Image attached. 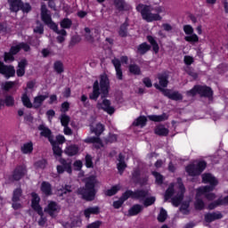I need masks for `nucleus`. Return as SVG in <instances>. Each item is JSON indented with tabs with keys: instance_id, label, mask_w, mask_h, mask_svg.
I'll return each instance as SVG.
<instances>
[{
	"instance_id": "f257e3e1",
	"label": "nucleus",
	"mask_w": 228,
	"mask_h": 228,
	"mask_svg": "<svg viewBox=\"0 0 228 228\" xmlns=\"http://www.w3.org/2000/svg\"><path fill=\"white\" fill-rule=\"evenodd\" d=\"M41 20L54 33L61 35L57 37V41L59 44H63L65 42V37H67V30L64 28L58 29V25L53 21V18L51 17V11L47 9V5L44 3L41 4Z\"/></svg>"
},
{
	"instance_id": "f03ea898",
	"label": "nucleus",
	"mask_w": 228,
	"mask_h": 228,
	"mask_svg": "<svg viewBox=\"0 0 228 228\" xmlns=\"http://www.w3.org/2000/svg\"><path fill=\"white\" fill-rule=\"evenodd\" d=\"M95 184H97V180L95 177H89L86 182V186L77 190V194L81 195L82 199L87 202L95 200V195L97 193V191L95 190Z\"/></svg>"
},
{
	"instance_id": "7ed1b4c3",
	"label": "nucleus",
	"mask_w": 228,
	"mask_h": 228,
	"mask_svg": "<svg viewBox=\"0 0 228 228\" xmlns=\"http://www.w3.org/2000/svg\"><path fill=\"white\" fill-rule=\"evenodd\" d=\"M136 10L140 12L142 20H146V22H154L163 19L161 15L152 13L154 8L151 5L140 4L136 6Z\"/></svg>"
},
{
	"instance_id": "20e7f679",
	"label": "nucleus",
	"mask_w": 228,
	"mask_h": 228,
	"mask_svg": "<svg viewBox=\"0 0 228 228\" xmlns=\"http://www.w3.org/2000/svg\"><path fill=\"white\" fill-rule=\"evenodd\" d=\"M207 167L206 161H199L190 164L185 167V170L189 175L194 177L195 175H200Z\"/></svg>"
},
{
	"instance_id": "39448f33",
	"label": "nucleus",
	"mask_w": 228,
	"mask_h": 228,
	"mask_svg": "<svg viewBox=\"0 0 228 228\" xmlns=\"http://www.w3.org/2000/svg\"><path fill=\"white\" fill-rule=\"evenodd\" d=\"M209 190H212V189L210 187H200L197 189L194 208L198 211H202V209L206 208V203H204V200L200 199V196L204 195L206 191Z\"/></svg>"
},
{
	"instance_id": "423d86ee",
	"label": "nucleus",
	"mask_w": 228,
	"mask_h": 228,
	"mask_svg": "<svg viewBox=\"0 0 228 228\" xmlns=\"http://www.w3.org/2000/svg\"><path fill=\"white\" fill-rule=\"evenodd\" d=\"M177 194L172 198V204L175 208L179 207L181 202H183V199H184V185L183 184V180L181 178H177Z\"/></svg>"
},
{
	"instance_id": "0eeeda50",
	"label": "nucleus",
	"mask_w": 228,
	"mask_h": 228,
	"mask_svg": "<svg viewBox=\"0 0 228 228\" xmlns=\"http://www.w3.org/2000/svg\"><path fill=\"white\" fill-rule=\"evenodd\" d=\"M202 183H204L205 184H210L201 186V188H211L212 190L206 191V193H209V191H213V190H215V187L217 186L218 180H216V178L211 174H203Z\"/></svg>"
},
{
	"instance_id": "6e6552de",
	"label": "nucleus",
	"mask_w": 228,
	"mask_h": 228,
	"mask_svg": "<svg viewBox=\"0 0 228 228\" xmlns=\"http://www.w3.org/2000/svg\"><path fill=\"white\" fill-rule=\"evenodd\" d=\"M100 86L102 92V99H104V97H107L108 94L110 93V79L108 78V76H101Z\"/></svg>"
},
{
	"instance_id": "1a4fd4ad",
	"label": "nucleus",
	"mask_w": 228,
	"mask_h": 228,
	"mask_svg": "<svg viewBox=\"0 0 228 228\" xmlns=\"http://www.w3.org/2000/svg\"><path fill=\"white\" fill-rule=\"evenodd\" d=\"M126 194L128 195V199H137L138 200H145V199L149 197V191H145V190H138L135 191H126Z\"/></svg>"
},
{
	"instance_id": "9d476101",
	"label": "nucleus",
	"mask_w": 228,
	"mask_h": 228,
	"mask_svg": "<svg viewBox=\"0 0 228 228\" xmlns=\"http://www.w3.org/2000/svg\"><path fill=\"white\" fill-rule=\"evenodd\" d=\"M96 108L98 110H102L103 111H106L109 115H113L115 113V108L111 106V102L108 99H103L102 102H99L96 105Z\"/></svg>"
},
{
	"instance_id": "9b49d317",
	"label": "nucleus",
	"mask_w": 228,
	"mask_h": 228,
	"mask_svg": "<svg viewBox=\"0 0 228 228\" xmlns=\"http://www.w3.org/2000/svg\"><path fill=\"white\" fill-rule=\"evenodd\" d=\"M28 174L26 166H17L12 171V181H20Z\"/></svg>"
},
{
	"instance_id": "f8f14e48",
	"label": "nucleus",
	"mask_w": 228,
	"mask_h": 228,
	"mask_svg": "<svg viewBox=\"0 0 228 228\" xmlns=\"http://www.w3.org/2000/svg\"><path fill=\"white\" fill-rule=\"evenodd\" d=\"M112 3L118 12H129L133 10L131 4L126 2V0H113Z\"/></svg>"
},
{
	"instance_id": "ddd939ff",
	"label": "nucleus",
	"mask_w": 228,
	"mask_h": 228,
	"mask_svg": "<svg viewBox=\"0 0 228 228\" xmlns=\"http://www.w3.org/2000/svg\"><path fill=\"white\" fill-rule=\"evenodd\" d=\"M32 208L34 211H37L39 216H42L44 215V210L42 209V207H40V197H38V194L32 192Z\"/></svg>"
},
{
	"instance_id": "4468645a",
	"label": "nucleus",
	"mask_w": 228,
	"mask_h": 228,
	"mask_svg": "<svg viewBox=\"0 0 228 228\" xmlns=\"http://www.w3.org/2000/svg\"><path fill=\"white\" fill-rule=\"evenodd\" d=\"M0 74L5 76L7 79L9 77H13V76H15V68L12 66H6L4 63L0 61Z\"/></svg>"
},
{
	"instance_id": "2eb2a0df",
	"label": "nucleus",
	"mask_w": 228,
	"mask_h": 228,
	"mask_svg": "<svg viewBox=\"0 0 228 228\" xmlns=\"http://www.w3.org/2000/svg\"><path fill=\"white\" fill-rule=\"evenodd\" d=\"M61 208L60 206L57 205L56 202L52 201L48 204L47 208H45V213H48L52 218H54L59 213Z\"/></svg>"
},
{
	"instance_id": "dca6fc26",
	"label": "nucleus",
	"mask_w": 228,
	"mask_h": 228,
	"mask_svg": "<svg viewBox=\"0 0 228 228\" xmlns=\"http://www.w3.org/2000/svg\"><path fill=\"white\" fill-rule=\"evenodd\" d=\"M111 63H112V65H114L117 78L119 79V81H122L123 73H122V63L120 62V60L113 59L111 61Z\"/></svg>"
},
{
	"instance_id": "f3484780",
	"label": "nucleus",
	"mask_w": 228,
	"mask_h": 228,
	"mask_svg": "<svg viewBox=\"0 0 228 228\" xmlns=\"http://www.w3.org/2000/svg\"><path fill=\"white\" fill-rule=\"evenodd\" d=\"M39 131H41L40 134L45 138H48L50 143H54V139L53 138L51 129L47 128V126L44 125H40L38 126Z\"/></svg>"
},
{
	"instance_id": "a211bd4d",
	"label": "nucleus",
	"mask_w": 228,
	"mask_h": 228,
	"mask_svg": "<svg viewBox=\"0 0 228 228\" xmlns=\"http://www.w3.org/2000/svg\"><path fill=\"white\" fill-rule=\"evenodd\" d=\"M224 216L220 212L208 213L205 215V222L211 224V222H215V220H220Z\"/></svg>"
},
{
	"instance_id": "6ab92c4d",
	"label": "nucleus",
	"mask_w": 228,
	"mask_h": 228,
	"mask_svg": "<svg viewBox=\"0 0 228 228\" xmlns=\"http://www.w3.org/2000/svg\"><path fill=\"white\" fill-rule=\"evenodd\" d=\"M199 94L201 97H208L209 99L213 97V90L207 86H199Z\"/></svg>"
},
{
	"instance_id": "aec40b11",
	"label": "nucleus",
	"mask_w": 228,
	"mask_h": 228,
	"mask_svg": "<svg viewBox=\"0 0 228 228\" xmlns=\"http://www.w3.org/2000/svg\"><path fill=\"white\" fill-rule=\"evenodd\" d=\"M100 95H101V89L99 88V81L96 80L93 86V94H89V99H91V101H97Z\"/></svg>"
},
{
	"instance_id": "412c9836",
	"label": "nucleus",
	"mask_w": 228,
	"mask_h": 228,
	"mask_svg": "<svg viewBox=\"0 0 228 228\" xmlns=\"http://www.w3.org/2000/svg\"><path fill=\"white\" fill-rule=\"evenodd\" d=\"M28 65V61L26 59L21 60L18 64V69L16 74L18 77H22L26 74V66Z\"/></svg>"
},
{
	"instance_id": "4be33fe9",
	"label": "nucleus",
	"mask_w": 228,
	"mask_h": 228,
	"mask_svg": "<svg viewBox=\"0 0 228 228\" xmlns=\"http://www.w3.org/2000/svg\"><path fill=\"white\" fill-rule=\"evenodd\" d=\"M101 213V208L99 207H90L84 211L86 218L90 219V215H99Z\"/></svg>"
},
{
	"instance_id": "5701e85b",
	"label": "nucleus",
	"mask_w": 228,
	"mask_h": 228,
	"mask_svg": "<svg viewBox=\"0 0 228 228\" xmlns=\"http://www.w3.org/2000/svg\"><path fill=\"white\" fill-rule=\"evenodd\" d=\"M8 3L10 4L11 12H14L15 13H17V12L20 10L22 0H8Z\"/></svg>"
},
{
	"instance_id": "b1692460",
	"label": "nucleus",
	"mask_w": 228,
	"mask_h": 228,
	"mask_svg": "<svg viewBox=\"0 0 228 228\" xmlns=\"http://www.w3.org/2000/svg\"><path fill=\"white\" fill-rule=\"evenodd\" d=\"M149 120L152 122H165V120H168V116L167 113H163L162 115H151L148 116Z\"/></svg>"
},
{
	"instance_id": "393cba45",
	"label": "nucleus",
	"mask_w": 228,
	"mask_h": 228,
	"mask_svg": "<svg viewBox=\"0 0 228 228\" xmlns=\"http://www.w3.org/2000/svg\"><path fill=\"white\" fill-rule=\"evenodd\" d=\"M159 79V86H162V88H167L168 86V75L167 73L159 74L158 76Z\"/></svg>"
},
{
	"instance_id": "a878e982",
	"label": "nucleus",
	"mask_w": 228,
	"mask_h": 228,
	"mask_svg": "<svg viewBox=\"0 0 228 228\" xmlns=\"http://www.w3.org/2000/svg\"><path fill=\"white\" fill-rule=\"evenodd\" d=\"M126 158L124 157V155H122V153H120L118 155V172H120V174H122V172H124V170H126L127 165L126 164L125 161Z\"/></svg>"
},
{
	"instance_id": "bb28decb",
	"label": "nucleus",
	"mask_w": 228,
	"mask_h": 228,
	"mask_svg": "<svg viewBox=\"0 0 228 228\" xmlns=\"http://www.w3.org/2000/svg\"><path fill=\"white\" fill-rule=\"evenodd\" d=\"M127 199H129V196L127 194V191H126L125 193H123L118 200L113 202V208H115V209H119V208L122 207V204H124V202H126Z\"/></svg>"
},
{
	"instance_id": "cd10ccee",
	"label": "nucleus",
	"mask_w": 228,
	"mask_h": 228,
	"mask_svg": "<svg viewBox=\"0 0 228 228\" xmlns=\"http://www.w3.org/2000/svg\"><path fill=\"white\" fill-rule=\"evenodd\" d=\"M133 126L135 127H145L147 126V118L145 116H140L133 122Z\"/></svg>"
},
{
	"instance_id": "c85d7f7f",
	"label": "nucleus",
	"mask_w": 228,
	"mask_h": 228,
	"mask_svg": "<svg viewBox=\"0 0 228 228\" xmlns=\"http://www.w3.org/2000/svg\"><path fill=\"white\" fill-rule=\"evenodd\" d=\"M143 210V206L136 204L134 205L129 210H128V215L130 216H136L139 213H142Z\"/></svg>"
},
{
	"instance_id": "c756f323",
	"label": "nucleus",
	"mask_w": 228,
	"mask_h": 228,
	"mask_svg": "<svg viewBox=\"0 0 228 228\" xmlns=\"http://www.w3.org/2000/svg\"><path fill=\"white\" fill-rule=\"evenodd\" d=\"M60 163L68 174H72V162L65 159H60Z\"/></svg>"
},
{
	"instance_id": "7c9ffc66",
	"label": "nucleus",
	"mask_w": 228,
	"mask_h": 228,
	"mask_svg": "<svg viewBox=\"0 0 228 228\" xmlns=\"http://www.w3.org/2000/svg\"><path fill=\"white\" fill-rule=\"evenodd\" d=\"M168 133H170L168 128L163 125L158 126L155 128V134H158V136H167Z\"/></svg>"
},
{
	"instance_id": "2f4dec72",
	"label": "nucleus",
	"mask_w": 228,
	"mask_h": 228,
	"mask_svg": "<svg viewBox=\"0 0 228 228\" xmlns=\"http://www.w3.org/2000/svg\"><path fill=\"white\" fill-rule=\"evenodd\" d=\"M148 51H151V45H149L147 43H142L137 46L136 53L137 54L143 55Z\"/></svg>"
},
{
	"instance_id": "473e14b6",
	"label": "nucleus",
	"mask_w": 228,
	"mask_h": 228,
	"mask_svg": "<svg viewBox=\"0 0 228 228\" xmlns=\"http://www.w3.org/2000/svg\"><path fill=\"white\" fill-rule=\"evenodd\" d=\"M48 98H49L48 94L37 96L34 99V108H40V106L44 104V101H45V99H48Z\"/></svg>"
},
{
	"instance_id": "72a5a7b5",
	"label": "nucleus",
	"mask_w": 228,
	"mask_h": 228,
	"mask_svg": "<svg viewBox=\"0 0 228 228\" xmlns=\"http://www.w3.org/2000/svg\"><path fill=\"white\" fill-rule=\"evenodd\" d=\"M64 152L68 156H76L79 152V148L77 145H70L65 149Z\"/></svg>"
},
{
	"instance_id": "f704fd0d",
	"label": "nucleus",
	"mask_w": 228,
	"mask_h": 228,
	"mask_svg": "<svg viewBox=\"0 0 228 228\" xmlns=\"http://www.w3.org/2000/svg\"><path fill=\"white\" fill-rule=\"evenodd\" d=\"M148 42L152 45V49L156 54L159 53V45H158V42H156V39L152 36L147 37Z\"/></svg>"
},
{
	"instance_id": "c9c22d12",
	"label": "nucleus",
	"mask_w": 228,
	"mask_h": 228,
	"mask_svg": "<svg viewBox=\"0 0 228 228\" xmlns=\"http://www.w3.org/2000/svg\"><path fill=\"white\" fill-rule=\"evenodd\" d=\"M20 197H22V189L20 187L15 189L12 192V202H19L20 200Z\"/></svg>"
},
{
	"instance_id": "e433bc0d",
	"label": "nucleus",
	"mask_w": 228,
	"mask_h": 228,
	"mask_svg": "<svg viewBox=\"0 0 228 228\" xmlns=\"http://www.w3.org/2000/svg\"><path fill=\"white\" fill-rule=\"evenodd\" d=\"M130 74H134V76H140L142 74V69H140V66L136 64H131L128 67Z\"/></svg>"
},
{
	"instance_id": "4c0bfd02",
	"label": "nucleus",
	"mask_w": 228,
	"mask_h": 228,
	"mask_svg": "<svg viewBox=\"0 0 228 228\" xmlns=\"http://www.w3.org/2000/svg\"><path fill=\"white\" fill-rule=\"evenodd\" d=\"M21 152L23 154H31L33 152V142H27L21 147Z\"/></svg>"
},
{
	"instance_id": "58836bf2",
	"label": "nucleus",
	"mask_w": 228,
	"mask_h": 228,
	"mask_svg": "<svg viewBox=\"0 0 228 228\" xmlns=\"http://www.w3.org/2000/svg\"><path fill=\"white\" fill-rule=\"evenodd\" d=\"M89 142L94 143V147H95V149H102L103 147L102 141H101V138L99 137H92L89 139Z\"/></svg>"
},
{
	"instance_id": "ea45409f",
	"label": "nucleus",
	"mask_w": 228,
	"mask_h": 228,
	"mask_svg": "<svg viewBox=\"0 0 228 228\" xmlns=\"http://www.w3.org/2000/svg\"><path fill=\"white\" fill-rule=\"evenodd\" d=\"M154 86L157 90H159V92H162L163 95H165V97H167L168 99H170L171 95H172V91H170V89H165L163 87H161L159 84H154Z\"/></svg>"
},
{
	"instance_id": "a19ab883",
	"label": "nucleus",
	"mask_w": 228,
	"mask_h": 228,
	"mask_svg": "<svg viewBox=\"0 0 228 228\" xmlns=\"http://www.w3.org/2000/svg\"><path fill=\"white\" fill-rule=\"evenodd\" d=\"M21 102H23V106L26 108H33V103H31V100H29L28 94H23L21 96Z\"/></svg>"
},
{
	"instance_id": "79ce46f5",
	"label": "nucleus",
	"mask_w": 228,
	"mask_h": 228,
	"mask_svg": "<svg viewBox=\"0 0 228 228\" xmlns=\"http://www.w3.org/2000/svg\"><path fill=\"white\" fill-rule=\"evenodd\" d=\"M129 26V24H127V22L123 23L118 30V35L119 37H122L123 38L127 37V27Z\"/></svg>"
},
{
	"instance_id": "37998d69",
	"label": "nucleus",
	"mask_w": 228,
	"mask_h": 228,
	"mask_svg": "<svg viewBox=\"0 0 228 228\" xmlns=\"http://www.w3.org/2000/svg\"><path fill=\"white\" fill-rule=\"evenodd\" d=\"M41 191L45 195H51V183L43 182L41 184Z\"/></svg>"
},
{
	"instance_id": "c03bdc74",
	"label": "nucleus",
	"mask_w": 228,
	"mask_h": 228,
	"mask_svg": "<svg viewBox=\"0 0 228 228\" xmlns=\"http://www.w3.org/2000/svg\"><path fill=\"white\" fill-rule=\"evenodd\" d=\"M119 190L120 185H114L113 187H111V189L106 191L105 195H107V197H113V195H116V193L119 191Z\"/></svg>"
},
{
	"instance_id": "a18cd8bd",
	"label": "nucleus",
	"mask_w": 228,
	"mask_h": 228,
	"mask_svg": "<svg viewBox=\"0 0 228 228\" xmlns=\"http://www.w3.org/2000/svg\"><path fill=\"white\" fill-rule=\"evenodd\" d=\"M61 27H62L63 29H70V28H72V20L69 18L63 19L61 21Z\"/></svg>"
},
{
	"instance_id": "49530a36",
	"label": "nucleus",
	"mask_w": 228,
	"mask_h": 228,
	"mask_svg": "<svg viewBox=\"0 0 228 228\" xmlns=\"http://www.w3.org/2000/svg\"><path fill=\"white\" fill-rule=\"evenodd\" d=\"M152 175L155 177V183L157 184H163V181H165V177L160 175L159 172L153 171L151 172Z\"/></svg>"
},
{
	"instance_id": "de8ad7c7",
	"label": "nucleus",
	"mask_w": 228,
	"mask_h": 228,
	"mask_svg": "<svg viewBox=\"0 0 228 228\" xmlns=\"http://www.w3.org/2000/svg\"><path fill=\"white\" fill-rule=\"evenodd\" d=\"M53 69L57 74H61L63 72V62L57 61L53 63Z\"/></svg>"
},
{
	"instance_id": "09e8293b",
	"label": "nucleus",
	"mask_w": 228,
	"mask_h": 228,
	"mask_svg": "<svg viewBox=\"0 0 228 228\" xmlns=\"http://www.w3.org/2000/svg\"><path fill=\"white\" fill-rule=\"evenodd\" d=\"M94 134H96V136H101V134L104 133V125L98 123L95 128L94 129Z\"/></svg>"
},
{
	"instance_id": "8fccbe9b",
	"label": "nucleus",
	"mask_w": 228,
	"mask_h": 228,
	"mask_svg": "<svg viewBox=\"0 0 228 228\" xmlns=\"http://www.w3.org/2000/svg\"><path fill=\"white\" fill-rule=\"evenodd\" d=\"M174 183H171L168 187V189L166 191V194H165V200H168L169 199H171L172 195H174Z\"/></svg>"
},
{
	"instance_id": "3c124183",
	"label": "nucleus",
	"mask_w": 228,
	"mask_h": 228,
	"mask_svg": "<svg viewBox=\"0 0 228 228\" xmlns=\"http://www.w3.org/2000/svg\"><path fill=\"white\" fill-rule=\"evenodd\" d=\"M69 122H70V117H69L66 114H62L61 116V126H63V127H67V126H69Z\"/></svg>"
},
{
	"instance_id": "603ef678",
	"label": "nucleus",
	"mask_w": 228,
	"mask_h": 228,
	"mask_svg": "<svg viewBox=\"0 0 228 228\" xmlns=\"http://www.w3.org/2000/svg\"><path fill=\"white\" fill-rule=\"evenodd\" d=\"M15 85H19V81H9V82H5L4 84V90H5L6 92H8V90H11V88H13L15 86Z\"/></svg>"
},
{
	"instance_id": "864d4df0",
	"label": "nucleus",
	"mask_w": 228,
	"mask_h": 228,
	"mask_svg": "<svg viewBox=\"0 0 228 228\" xmlns=\"http://www.w3.org/2000/svg\"><path fill=\"white\" fill-rule=\"evenodd\" d=\"M4 102L7 107H12L15 104V99L12 95H7L5 96Z\"/></svg>"
},
{
	"instance_id": "5fc2aeb1",
	"label": "nucleus",
	"mask_w": 228,
	"mask_h": 228,
	"mask_svg": "<svg viewBox=\"0 0 228 228\" xmlns=\"http://www.w3.org/2000/svg\"><path fill=\"white\" fill-rule=\"evenodd\" d=\"M169 99H171V101H183V94L175 91L171 93V96Z\"/></svg>"
},
{
	"instance_id": "6e6d98bb",
	"label": "nucleus",
	"mask_w": 228,
	"mask_h": 228,
	"mask_svg": "<svg viewBox=\"0 0 228 228\" xmlns=\"http://www.w3.org/2000/svg\"><path fill=\"white\" fill-rule=\"evenodd\" d=\"M154 202H156V197L145 198L143 201V206H145V208H149V206H152Z\"/></svg>"
},
{
	"instance_id": "4d7b16f0",
	"label": "nucleus",
	"mask_w": 228,
	"mask_h": 228,
	"mask_svg": "<svg viewBox=\"0 0 228 228\" xmlns=\"http://www.w3.org/2000/svg\"><path fill=\"white\" fill-rule=\"evenodd\" d=\"M86 34H85V38L87 42L94 43V36H92L90 28H85Z\"/></svg>"
},
{
	"instance_id": "13d9d810",
	"label": "nucleus",
	"mask_w": 228,
	"mask_h": 228,
	"mask_svg": "<svg viewBox=\"0 0 228 228\" xmlns=\"http://www.w3.org/2000/svg\"><path fill=\"white\" fill-rule=\"evenodd\" d=\"M20 10H21L23 13H29V12H31V5L28 3L24 4L21 2Z\"/></svg>"
},
{
	"instance_id": "bf43d9fd",
	"label": "nucleus",
	"mask_w": 228,
	"mask_h": 228,
	"mask_svg": "<svg viewBox=\"0 0 228 228\" xmlns=\"http://www.w3.org/2000/svg\"><path fill=\"white\" fill-rule=\"evenodd\" d=\"M199 94V86H195L192 89L186 92L188 97H195Z\"/></svg>"
},
{
	"instance_id": "052dcab7",
	"label": "nucleus",
	"mask_w": 228,
	"mask_h": 228,
	"mask_svg": "<svg viewBox=\"0 0 228 228\" xmlns=\"http://www.w3.org/2000/svg\"><path fill=\"white\" fill-rule=\"evenodd\" d=\"M184 40L186 42H199V36H197V34H191V36H187L184 37Z\"/></svg>"
},
{
	"instance_id": "680f3d73",
	"label": "nucleus",
	"mask_w": 228,
	"mask_h": 228,
	"mask_svg": "<svg viewBox=\"0 0 228 228\" xmlns=\"http://www.w3.org/2000/svg\"><path fill=\"white\" fill-rule=\"evenodd\" d=\"M35 167H36V168L44 169V168H45V167H47V160H45V159L38 160L35 163Z\"/></svg>"
},
{
	"instance_id": "e2e57ef3",
	"label": "nucleus",
	"mask_w": 228,
	"mask_h": 228,
	"mask_svg": "<svg viewBox=\"0 0 228 228\" xmlns=\"http://www.w3.org/2000/svg\"><path fill=\"white\" fill-rule=\"evenodd\" d=\"M167 210L161 208L160 213L158 216V220L161 223L165 222L167 220Z\"/></svg>"
},
{
	"instance_id": "0e129e2a",
	"label": "nucleus",
	"mask_w": 228,
	"mask_h": 228,
	"mask_svg": "<svg viewBox=\"0 0 228 228\" xmlns=\"http://www.w3.org/2000/svg\"><path fill=\"white\" fill-rule=\"evenodd\" d=\"M53 145V154L55 156H61V148H60V146L56 145V142H54L53 141V143H52Z\"/></svg>"
},
{
	"instance_id": "69168bd1",
	"label": "nucleus",
	"mask_w": 228,
	"mask_h": 228,
	"mask_svg": "<svg viewBox=\"0 0 228 228\" xmlns=\"http://www.w3.org/2000/svg\"><path fill=\"white\" fill-rule=\"evenodd\" d=\"M183 31L185 35H193V27L191 25H185L183 26Z\"/></svg>"
},
{
	"instance_id": "338daca9",
	"label": "nucleus",
	"mask_w": 228,
	"mask_h": 228,
	"mask_svg": "<svg viewBox=\"0 0 228 228\" xmlns=\"http://www.w3.org/2000/svg\"><path fill=\"white\" fill-rule=\"evenodd\" d=\"M13 53L12 52L4 53V61H13L15 60V57H13Z\"/></svg>"
},
{
	"instance_id": "774afa93",
	"label": "nucleus",
	"mask_w": 228,
	"mask_h": 228,
	"mask_svg": "<svg viewBox=\"0 0 228 228\" xmlns=\"http://www.w3.org/2000/svg\"><path fill=\"white\" fill-rule=\"evenodd\" d=\"M205 196V198L207 199V200H215V199H216V194L213 193V192H206L205 194H203Z\"/></svg>"
}]
</instances>
